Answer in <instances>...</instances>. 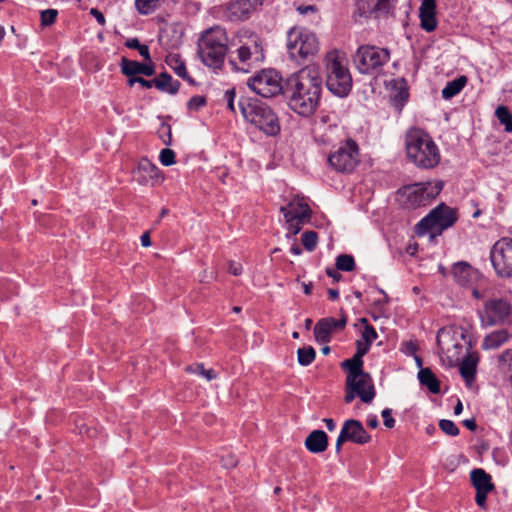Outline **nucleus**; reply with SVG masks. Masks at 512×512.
<instances>
[{
    "label": "nucleus",
    "mask_w": 512,
    "mask_h": 512,
    "mask_svg": "<svg viewBox=\"0 0 512 512\" xmlns=\"http://www.w3.org/2000/svg\"><path fill=\"white\" fill-rule=\"evenodd\" d=\"M322 90L318 69L306 66L286 79L283 95L291 110L302 117H310L320 104Z\"/></svg>",
    "instance_id": "nucleus-1"
},
{
    "label": "nucleus",
    "mask_w": 512,
    "mask_h": 512,
    "mask_svg": "<svg viewBox=\"0 0 512 512\" xmlns=\"http://www.w3.org/2000/svg\"><path fill=\"white\" fill-rule=\"evenodd\" d=\"M406 154L415 166L431 169L440 162L441 155L432 137L423 129L410 128L405 134Z\"/></svg>",
    "instance_id": "nucleus-2"
},
{
    "label": "nucleus",
    "mask_w": 512,
    "mask_h": 512,
    "mask_svg": "<svg viewBox=\"0 0 512 512\" xmlns=\"http://www.w3.org/2000/svg\"><path fill=\"white\" fill-rule=\"evenodd\" d=\"M228 37L219 26L204 31L198 40V55L209 68L220 69L227 53Z\"/></svg>",
    "instance_id": "nucleus-3"
},
{
    "label": "nucleus",
    "mask_w": 512,
    "mask_h": 512,
    "mask_svg": "<svg viewBox=\"0 0 512 512\" xmlns=\"http://www.w3.org/2000/svg\"><path fill=\"white\" fill-rule=\"evenodd\" d=\"M239 107L244 119L268 136H275L280 131L276 113L259 100H240Z\"/></svg>",
    "instance_id": "nucleus-4"
},
{
    "label": "nucleus",
    "mask_w": 512,
    "mask_h": 512,
    "mask_svg": "<svg viewBox=\"0 0 512 512\" xmlns=\"http://www.w3.org/2000/svg\"><path fill=\"white\" fill-rule=\"evenodd\" d=\"M286 47L289 57L298 64L314 59L320 49L315 33L298 26L288 30Z\"/></svg>",
    "instance_id": "nucleus-5"
},
{
    "label": "nucleus",
    "mask_w": 512,
    "mask_h": 512,
    "mask_svg": "<svg viewBox=\"0 0 512 512\" xmlns=\"http://www.w3.org/2000/svg\"><path fill=\"white\" fill-rule=\"evenodd\" d=\"M326 86L337 97H346L352 89V76L350 70L337 51H330L326 55Z\"/></svg>",
    "instance_id": "nucleus-6"
},
{
    "label": "nucleus",
    "mask_w": 512,
    "mask_h": 512,
    "mask_svg": "<svg viewBox=\"0 0 512 512\" xmlns=\"http://www.w3.org/2000/svg\"><path fill=\"white\" fill-rule=\"evenodd\" d=\"M390 60L387 48L375 45H361L353 56V63L361 74L378 75Z\"/></svg>",
    "instance_id": "nucleus-7"
},
{
    "label": "nucleus",
    "mask_w": 512,
    "mask_h": 512,
    "mask_svg": "<svg viewBox=\"0 0 512 512\" xmlns=\"http://www.w3.org/2000/svg\"><path fill=\"white\" fill-rule=\"evenodd\" d=\"M443 185L437 183H415L403 187L397 192V200L406 209L427 206L442 190Z\"/></svg>",
    "instance_id": "nucleus-8"
},
{
    "label": "nucleus",
    "mask_w": 512,
    "mask_h": 512,
    "mask_svg": "<svg viewBox=\"0 0 512 512\" xmlns=\"http://www.w3.org/2000/svg\"><path fill=\"white\" fill-rule=\"evenodd\" d=\"M360 163L359 146L353 139L335 147L328 156V164L340 173H351Z\"/></svg>",
    "instance_id": "nucleus-9"
},
{
    "label": "nucleus",
    "mask_w": 512,
    "mask_h": 512,
    "mask_svg": "<svg viewBox=\"0 0 512 512\" xmlns=\"http://www.w3.org/2000/svg\"><path fill=\"white\" fill-rule=\"evenodd\" d=\"M237 57L229 58V65L233 71L249 72L252 68L261 64L265 58L261 41L257 37L251 38L248 42L237 49Z\"/></svg>",
    "instance_id": "nucleus-10"
},
{
    "label": "nucleus",
    "mask_w": 512,
    "mask_h": 512,
    "mask_svg": "<svg viewBox=\"0 0 512 512\" xmlns=\"http://www.w3.org/2000/svg\"><path fill=\"white\" fill-rule=\"evenodd\" d=\"M457 221V212L445 204H440L430 211L417 224V233L424 234L428 231L441 232L451 227Z\"/></svg>",
    "instance_id": "nucleus-11"
},
{
    "label": "nucleus",
    "mask_w": 512,
    "mask_h": 512,
    "mask_svg": "<svg viewBox=\"0 0 512 512\" xmlns=\"http://www.w3.org/2000/svg\"><path fill=\"white\" fill-rule=\"evenodd\" d=\"M248 87L256 94L270 98L284 93V84H281V76L274 69H265L249 78Z\"/></svg>",
    "instance_id": "nucleus-12"
},
{
    "label": "nucleus",
    "mask_w": 512,
    "mask_h": 512,
    "mask_svg": "<svg viewBox=\"0 0 512 512\" xmlns=\"http://www.w3.org/2000/svg\"><path fill=\"white\" fill-rule=\"evenodd\" d=\"M490 259L496 274L501 278L512 277V238L503 237L495 242Z\"/></svg>",
    "instance_id": "nucleus-13"
},
{
    "label": "nucleus",
    "mask_w": 512,
    "mask_h": 512,
    "mask_svg": "<svg viewBox=\"0 0 512 512\" xmlns=\"http://www.w3.org/2000/svg\"><path fill=\"white\" fill-rule=\"evenodd\" d=\"M512 314V307L507 300L493 298L485 302L480 312L482 326L489 327L504 324Z\"/></svg>",
    "instance_id": "nucleus-14"
},
{
    "label": "nucleus",
    "mask_w": 512,
    "mask_h": 512,
    "mask_svg": "<svg viewBox=\"0 0 512 512\" xmlns=\"http://www.w3.org/2000/svg\"><path fill=\"white\" fill-rule=\"evenodd\" d=\"M347 441L364 445L371 441V435L365 430L363 424L359 420L348 419L343 423L336 440V453H340L342 445Z\"/></svg>",
    "instance_id": "nucleus-15"
},
{
    "label": "nucleus",
    "mask_w": 512,
    "mask_h": 512,
    "mask_svg": "<svg viewBox=\"0 0 512 512\" xmlns=\"http://www.w3.org/2000/svg\"><path fill=\"white\" fill-rule=\"evenodd\" d=\"M140 185L154 187L163 182L164 176L159 168L147 158H142L133 172Z\"/></svg>",
    "instance_id": "nucleus-16"
},
{
    "label": "nucleus",
    "mask_w": 512,
    "mask_h": 512,
    "mask_svg": "<svg viewBox=\"0 0 512 512\" xmlns=\"http://www.w3.org/2000/svg\"><path fill=\"white\" fill-rule=\"evenodd\" d=\"M346 387L356 391L357 396L364 402L370 403L375 397V388L371 376L366 372L361 376L354 378H346Z\"/></svg>",
    "instance_id": "nucleus-17"
},
{
    "label": "nucleus",
    "mask_w": 512,
    "mask_h": 512,
    "mask_svg": "<svg viewBox=\"0 0 512 512\" xmlns=\"http://www.w3.org/2000/svg\"><path fill=\"white\" fill-rule=\"evenodd\" d=\"M253 10V3L251 0H232L225 9V17L232 21H244L248 19Z\"/></svg>",
    "instance_id": "nucleus-18"
},
{
    "label": "nucleus",
    "mask_w": 512,
    "mask_h": 512,
    "mask_svg": "<svg viewBox=\"0 0 512 512\" xmlns=\"http://www.w3.org/2000/svg\"><path fill=\"white\" fill-rule=\"evenodd\" d=\"M280 212L289 221L293 219L309 220L312 213L309 205L300 198L292 199L287 206L280 208Z\"/></svg>",
    "instance_id": "nucleus-19"
},
{
    "label": "nucleus",
    "mask_w": 512,
    "mask_h": 512,
    "mask_svg": "<svg viewBox=\"0 0 512 512\" xmlns=\"http://www.w3.org/2000/svg\"><path fill=\"white\" fill-rule=\"evenodd\" d=\"M436 2L435 0H422L419 17L421 21V27L427 32H432L437 27L436 21Z\"/></svg>",
    "instance_id": "nucleus-20"
},
{
    "label": "nucleus",
    "mask_w": 512,
    "mask_h": 512,
    "mask_svg": "<svg viewBox=\"0 0 512 512\" xmlns=\"http://www.w3.org/2000/svg\"><path fill=\"white\" fill-rule=\"evenodd\" d=\"M120 67L121 72L129 78L138 77L137 75L139 74L152 76L155 73V69L152 64L140 63L138 61L129 60L125 57L121 59Z\"/></svg>",
    "instance_id": "nucleus-21"
},
{
    "label": "nucleus",
    "mask_w": 512,
    "mask_h": 512,
    "mask_svg": "<svg viewBox=\"0 0 512 512\" xmlns=\"http://www.w3.org/2000/svg\"><path fill=\"white\" fill-rule=\"evenodd\" d=\"M360 321L364 324V327L361 331V338L356 340V351L365 356L378 334L366 318H361Z\"/></svg>",
    "instance_id": "nucleus-22"
},
{
    "label": "nucleus",
    "mask_w": 512,
    "mask_h": 512,
    "mask_svg": "<svg viewBox=\"0 0 512 512\" xmlns=\"http://www.w3.org/2000/svg\"><path fill=\"white\" fill-rule=\"evenodd\" d=\"M452 274L455 281L461 286L471 285L478 276L476 270L466 262H459L453 266Z\"/></svg>",
    "instance_id": "nucleus-23"
},
{
    "label": "nucleus",
    "mask_w": 512,
    "mask_h": 512,
    "mask_svg": "<svg viewBox=\"0 0 512 512\" xmlns=\"http://www.w3.org/2000/svg\"><path fill=\"white\" fill-rule=\"evenodd\" d=\"M512 338V331L508 329H500L493 331L485 336L481 347L484 350L497 349Z\"/></svg>",
    "instance_id": "nucleus-24"
},
{
    "label": "nucleus",
    "mask_w": 512,
    "mask_h": 512,
    "mask_svg": "<svg viewBox=\"0 0 512 512\" xmlns=\"http://www.w3.org/2000/svg\"><path fill=\"white\" fill-rule=\"evenodd\" d=\"M305 447L311 453H322L328 447V436L323 430H313L305 440Z\"/></svg>",
    "instance_id": "nucleus-25"
},
{
    "label": "nucleus",
    "mask_w": 512,
    "mask_h": 512,
    "mask_svg": "<svg viewBox=\"0 0 512 512\" xmlns=\"http://www.w3.org/2000/svg\"><path fill=\"white\" fill-rule=\"evenodd\" d=\"M479 361L478 354L468 353L462 360L459 371L462 378L465 380L467 384H470L475 379L477 364Z\"/></svg>",
    "instance_id": "nucleus-26"
},
{
    "label": "nucleus",
    "mask_w": 512,
    "mask_h": 512,
    "mask_svg": "<svg viewBox=\"0 0 512 512\" xmlns=\"http://www.w3.org/2000/svg\"><path fill=\"white\" fill-rule=\"evenodd\" d=\"M363 357L364 355L356 351L352 358L341 362V368L347 370L346 378H351L352 381L354 378H357L361 376V374L365 373L363 370Z\"/></svg>",
    "instance_id": "nucleus-27"
},
{
    "label": "nucleus",
    "mask_w": 512,
    "mask_h": 512,
    "mask_svg": "<svg viewBox=\"0 0 512 512\" xmlns=\"http://www.w3.org/2000/svg\"><path fill=\"white\" fill-rule=\"evenodd\" d=\"M470 477L476 491L490 492L494 488L491 476L481 468L473 469Z\"/></svg>",
    "instance_id": "nucleus-28"
},
{
    "label": "nucleus",
    "mask_w": 512,
    "mask_h": 512,
    "mask_svg": "<svg viewBox=\"0 0 512 512\" xmlns=\"http://www.w3.org/2000/svg\"><path fill=\"white\" fill-rule=\"evenodd\" d=\"M166 64L174 71V73L180 78L193 84L194 79L191 78L187 72L186 65L179 54L170 53L166 56Z\"/></svg>",
    "instance_id": "nucleus-29"
},
{
    "label": "nucleus",
    "mask_w": 512,
    "mask_h": 512,
    "mask_svg": "<svg viewBox=\"0 0 512 512\" xmlns=\"http://www.w3.org/2000/svg\"><path fill=\"white\" fill-rule=\"evenodd\" d=\"M153 86L162 92H168L172 95L176 94L180 88V82L173 80L172 76L167 72H162L159 77L152 79Z\"/></svg>",
    "instance_id": "nucleus-30"
},
{
    "label": "nucleus",
    "mask_w": 512,
    "mask_h": 512,
    "mask_svg": "<svg viewBox=\"0 0 512 512\" xmlns=\"http://www.w3.org/2000/svg\"><path fill=\"white\" fill-rule=\"evenodd\" d=\"M418 379L421 385L426 386L433 394L440 392V381L430 368H422L418 372Z\"/></svg>",
    "instance_id": "nucleus-31"
},
{
    "label": "nucleus",
    "mask_w": 512,
    "mask_h": 512,
    "mask_svg": "<svg viewBox=\"0 0 512 512\" xmlns=\"http://www.w3.org/2000/svg\"><path fill=\"white\" fill-rule=\"evenodd\" d=\"M467 83L466 76H459L452 81L447 82L446 86L442 89V97L443 99H451L457 94H459L462 89L465 87Z\"/></svg>",
    "instance_id": "nucleus-32"
},
{
    "label": "nucleus",
    "mask_w": 512,
    "mask_h": 512,
    "mask_svg": "<svg viewBox=\"0 0 512 512\" xmlns=\"http://www.w3.org/2000/svg\"><path fill=\"white\" fill-rule=\"evenodd\" d=\"M332 333L333 330L325 318L320 319L314 327L315 339L319 343L325 344L330 342Z\"/></svg>",
    "instance_id": "nucleus-33"
},
{
    "label": "nucleus",
    "mask_w": 512,
    "mask_h": 512,
    "mask_svg": "<svg viewBox=\"0 0 512 512\" xmlns=\"http://www.w3.org/2000/svg\"><path fill=\"white\" fill-rule=\"evenodd\" d=\"M495 115L499 122L505 126V131L512 133V114L506 106H498Z\"/></svg>",
    "instance_id": "nucleus-34"
},
{
    "label": "nucleus",
    "mask_w": 512,
    "mask_h": 512,
    "mask_svg": "<svg viewBox=\"0 0 512 512\" xmlns=\"http://www.w3.org/2000/svg\"><path fill=\"white\" fill-rule=\"evenodd\" d=\"M316 357V352L312 346L299 348L297 351V360L301 366L310 365Z\"/></svg>",
    "instance_id": "nucleus-35"
},
{
    "label": "nucleus",
    "mask_w": 512,
    "mask_h": 512,
    "mask_svg": "<svg viewBox=\"0 0 512 512\" xmlns=\"http://www.w3.org/2000/svg\"><path fill=\"white\" fill-rule=\"evenodd\" d=\"M186 371L205 378L207 381L216 379L217 374L213 369H205L203 364H194L186 367Z\"/></svg>",
    "instance_id": "nucleus-36"
},
{
    "label": "nucleus",
    "mask_w": 512,
    "mask_h": 512,
    "mask_svg": "<svg viewBox=\"0 0 512 512\" xmlns=\"http://www.w3.org/2000/svg\"><path fill=\"white\" fill-rule=\"evenodd\" d=\"M336 268L337 270L350 272L355 269V260L352 255L349 254H340L336 258Z\"/></svg>",
    "instance_id": "nucleus-37"
},
{
    "label": "nucleus",
    "mask_w": 512,
    "mask_h": 512,
    "mask_svg": "<svg viewBox=\"0 0 512 512\" xmlns=\"http://www.w3.org/2000/svg\"><path fill=\"white\" fill-rule=\"evenodd\" d=\"M125 46L130 49L138 50L139 54L148 61H151L149 47L141 44L137 38H130L125 42Z\"/></svg>",
    "instance_id": "nucleus-38"
},
{
    "label": "nucleus",
    "mask_w": 512,
    "mask_h": 512,
    "mask_svg": "<svg viewBox=\"0 0 512 512\" xmlns=\"http://www.w3.org/2000/svg\"><path fill=\"white\" fill-rule=\"evenodd\" d=\"M396 0H377L373 7L375 13L388 15L395 7Z\"/></svg>",
    "instance_id": "nucleus-39"
},
{
    "label": "nucleus",
    "mask_w": 512,
    "mask_h": 512,
    "mask_svg": "<svg viewBox=\"0 0 512 512\" xmlns=\"http://www.w3.org/2000/svg\"><path fill=\"white\" fill-rule=\"evenodd\" d=\"M318 235L315 231H306L302 234V244L308 251H313L316 248Z\"/></svg>",
    "instance_id": "nucleus-40"
},
{
    "label": "nucleus",
    "mask_w": 512,
    "mask_h": 512,
    "mask_svg": "<svg viewBox=\"0 0 512 512\" xmlns=\"http://www.w3.org/2000/svg\"><path fill=\"white\" fill-rule=\"evenodd\" d=\"M58 16V11L56 9H46L41 11L40 13V22L41 26L47 27L51 26Z\"/></svg>",
    "instance_id": "nucleus-41"
},
{
    "label": "nucleus",
    "mask_w": 512,
    "mask_h": 512,
    "mask_svg": "<svg viewBox=\"0 0 512 512\" xmlns=\"http://www.w3.org/2000/svg\"><path fill=\"white\" fill-rule=\"evenodd\" d=\"M440 429L449 436H457L459 434V428L456 426V424L447 419H442L439 422Z\"/></svg>",
    "instance_id": "nucleus-42"
},
{
    "label": "nucleus",
    "mask_w": 512,
    "mask_h": 512,
    "mask_svg": "<svg viewBox=\"0 0 512 512\" xmlns=\"http://www.w3.org/2000/svg\"><path fill=\"white\" fill-rule=\"evenodd\" d=\"M158 134L162 142L169 146L172 143L171 126L167 123H162L158 129Z\"/></svg>",
    "instance_id": "nucleus-43"
},
{
    "label": "nucleus",
    "mask_w": 512,
    "mask_h": 512,
    "mask_svg": "<svg viewBox=\"0 0 512 512\" xmlns=\"http://www.w3.org/2000/svg\"><path fill=\"white\" fill-rule=\"evenodd\" d=\"M159 160L164 166H171L175 163V152L169 148L162 149Z\"/></svg>",
    "instance_id": "nucleus-44"
},
{
    "label": "nucleus",
    "mask_w": 512,
    "mask_h": 512,
    "mask_svg": "<svg viewBox=\"0 0 512 512\" xmlns=\"http://www.w3.org/2000/svg\"><path fill=\"white\" fill-rule=\"evenodd\" d=\"M287 224V230L289 234L296 235L300 232L302 229V225L306 220H300V219H293L292 221H289V219H285Z\"/></svg>",
    "instance_id": "nucleus-45"
},
{
    "label": "nucleus",
    "mask_w": 512,
    "mask_h": 512,
    "mask_svg": "<svg viewBox=\"0 0 512 512\" xmlns=\"http://www.w3.org/2000/svg\"><path fill=\"white\" fill-rule=\"evenodd\" d=\"M325 320L330 324L331 329L334 331L342 330L346 326V317H342L341 319H335L333 317H327Z\"/></svg>",
    "instance_id": "nucleus-46"
},
{
    "label": "nucleus",
    "mask_w": 512,
    "mask_h": 512,
    "mask_svg": "<svg viewBox=\"0 0 512 512\" xmlns=\"http://www.w3.org/2000/svg\"><path fill=\"white\" fill-rule=\"evenodd\" d=\"M206 104V98L204 96L196 95L190 98L188 101V108L198 110Z\"/></svg>",
    "instance_id": "nucleus-47"
},
{
    "label": "nucleus",
    "mask_w": 512,
    "mask_h": 512,
    "mask_svg": "<svg viewBox=\"0 0 512 512\" xmlns=\"http://www.w3.org/2000/svg\"><path fill=\"white\" fill-rule=\"evenodd\" d=\"M381 416L384 420V425L391 429L395 426V419L392 417V410L390 408H385L381 412Z\"/></svg>",
    "instance_id": "nucleus-48"
},
{
    "label": "nucleus",
    "mask_w": 512,
    "mask_h": 512,
    "mask_svg": "<svg viewBox=\"0 0 512 512\" xmlns=\"http://www.w3.org/2000/svg\"><path fill=\"white\" fill-rule=\"evenodd\" d=\"M224 99L226 100L227 108L231 112L235 113V105H234L235 89L232 88V89L226 90L224 93Z\"/></svg>",
    "instance_id": "nucleus-49"
},
{
    "label": "nucleus",
    "mask_w": 512,
    "mask_h": 512,
    "mask_svg": "<svg viewBox=\"0 0 512 512\" xmlns=\"http://www.w3.org/2000/svg\"><path fill=\"white\" fill-rule=\"evenodd\" d=\"M135 83H139V85L147 88V89H150L153 87V82L152 80H146L142 77H131L128 79V85L130 87L134 86Z\"/></svg>",
    "instance_id": "nucleus-50"
},
{
    "label": "nucleus",
    "mask_w": 512,
    "mask_h": 512,
    "mask_svg": "<svg viewBox=\"0 0 512 512\" xmlns=\"http://www.w3.org/2000/svg\"><path fill=\"white\" fill-rule=\"evenodd\" d=\"M408 97H409L408 91L406 89H401L394 96V101L395 102L399 101L400 102V106L402 107L404 105V103L408 100Z\"/></svg>",
    "instance_id": "nucleus-51"
},
{
    "label": "nucleus",
    "mask_w": 512,
    "mask_h": 512,
    "mask_svg": "<svg viewBox=\"0 0 512 512\" xmlns=\"http://www.w3.org/2000/svg\"><path fill=\"white\" fill-rule=\"evenodd\" d=\"M90 14L96 19L99 25L104 26L106 23L103 13L97 8H92Z\"/></svg>",
    "instance_id": "nucleus-52"
},
{
    "label": "nucleus",
    "mask_w": 512,
    "mask_h": 512,
    "mask_svg": "<svg viewBox=\"0 0 512 512\" xmlns=\"http://www.w3.org/2000/svg\"><path fill=\"white\" fill-rule=\"evenodd\" d=\"M229 272L234 276H239L243 272V267L240 263L231 261L229 264Z\"/></svg>",
    "instance_id": "nucleus-53"
},
{
    "label": "nucleus",
    "mask_w": 512,
    "mask_h": 512,
    "mask_svg": "<svg viewBox=\"0 0 512 512\" xmlns=\"http://www.w3.org/2000/svg\"><path fill=\"white\" fill-rule=\"evenodd\" d=\"M489 492L476 491L475 501L480 507H484Z\"/></svg>",
    "instance_id": "nucleus-54"
},
{
    "label": "nucleus",
    "mask_w": 512,
    "mask_h": 512,
    "mask_svg": "<svg viewBox=\"0 0 512 512\" xmlns=\"http://www.w3.org/2000/svg\"><path fill=\"white\" fill-rule=\"evenodd\" d=\"M297 11L302 15H306L310 12L316 13L318 11V9L315 5H307V6L301 5L297 8Z\"/></svg>",
    "instance_id": "nucleus-55"
},
{
    "label": "nucleus",
    "mask_w": 512,
    "mask_h": 512,
    "mask_svg": "<svg viewBox=\"0 0 512 512\" xmlns=\"http://www.w3.org/2000/svg\"><path fill=\"white\" fill-rule=\"evenodd\" d=\"M237 464V459L233 455H229L226 458L222 459V465L225 468H232L235 467Z\"/></svg>",
    "instance_id": "nucleus-56"
},
{
    "label": "nucleus",
    "mask_w": 512,
    "mask_h": 512,
    "mask_svg": "<svg viewBox=\"0 0 512 512\" xmlns=\"http://www.w3.org/2000/svg\"><path fill=\"white\" fill-rule=\"evenodd\" d=\"M326 274L333 279V281L338 282L341 280L342 275L338 272L337 268H326Z\"/></svg>",
    "instance_id": "nucleus-57"
},
{
    "label": "nucleus",
    "mask_w": 512,
    "mask_h": 512,
    "mask_svg": "<svg viewBox=\"0 0 512 512\" xmlns=\"http://www.w3.org/2000/svg\"><path fill=\"white\" fill-rule=\"evenodd\" d=\"M442 337H449L451 340H452V337L448 334V333H444L443 330H440L438 335H437V344L438 346L441 348L442 351L445 350V348L443 347V339ZM446 351L449 352V348H446Z\"/></svg>",
    "instance_id": "nucleus-58"
},
{
    "label": "nucleus",
    "mask_w": 512,
    "mask_h": 512,
    "mask_svg": "<svg viewBox=\"0 0 512 512\" xmlns=\"http://www.w3.org/2000/svg\"><path fill=\"white\" fill-rule=\"evenodd\" d=\"M355 396H357L356 391L352 390V388L346 387V395L344 398L345 402L351 403L354 400Z\"/></svg>",
    "instance_id": "nucleus-59"
},
{
    "label": "nucleus",
    "mask_w": 512,
    "mask_h": 512,
    "mask_svg": "<svg viewBox=\"0 0 512 512\" xmlns=\"http://www.w3.org/2000/svg\"><path fill=\"white\" fill-rule=\"evenodd\" d=\"M463 425H464L467 429H469V430H471V431H475V430H476V428H477V424H476V421H475V419H474V418H471V419H465V420L463 421Z\"/></svg>",
    "instance_id": "nucleus-60"
},
{
    "label": "nucleus",
    "mask_w": 512,
    "mask_h": 512,
    "mask_svg": "<svg viewBox=\"0 0 512 512\" xmlns=\"http://www.w3.org/2000/svg\"><path fill=\"white\" fill-rule=\"evenodd\" d=\"M367 425L371 428H377L379 425V421L376 415L369 416L367 420Z\"/></svg>",
    "instance_id": "nucleus-61"
},
{
    "label": "nucleus",
    "mask_w": 512,
    "mask_h": 512,
    "mask_svg": "<svg viewBox=\"0 0 512 512\" xmlns=\"http://www.w3.org/2000/svg\"><path fill=\"white\" fill-rule=\"evenodd\" d=\"M141 245L143 247H148L151 245V239L149 233L145 232L141 235Z\"/></svg>",
    "instance_id": "nucleus-62"
},
{
    "label": "nucleus",
    "mask_w": 512,
    "mask_h": 512,
    "mask_svg": "<svg viewBox=\"0 0 512 512\" xmlns=\"http://www.w3.org/2000/svg\"><path fill=\"white\" fill-rule=\"evenodd\" d=\"M324 423L326 424V427L329 431H334L336 428V423L332 418H325L323 419Z\"/></svg>",
    "instance_id": "nucleus-63"
},
{
    "label": "nucleus",
    "mask_w": 512,
    "mask_h": 512,
    "mask_svg": "<svg viewBox=\"0 0 512 512\" xmlns=\"http://www.w3.org/2000/svg\"><path fill=\"white\" fill-rule=\"evenodd\" d=\"M328 296L332 301H335L339 298V291L337 289H329Z\"/></svg>",
    "instance_id": "nucleus-64"
}]
</instances>
